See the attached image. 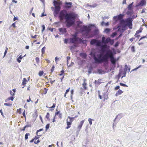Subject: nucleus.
I'll list each match as a JSON object with an SVG mask.
<instances>
[{
  "instance_id": "nucleus-4",
  "label": "nucleus",
  "mask_w": 147,
  "mask_h": 147,
  "mask_svg": "<svg viewBox=\"0 0 147 147\" xmlns=\"http://www.w3.org/2000/svg\"><path fill=\"white\" fill-rule=\"evenodd\" d=\"M97 92L99 98L100 99H102V98H103V101H105V100H106L108 98V95L105 92H104V93H102V96L100 95V91L98 90L97 91Z\"/></svg>"
},
{
  "instance_id": "nucleus-22",
  "label": "nucleus",
  "mask_w": 147,
  "mask_h": 147,
  "mask_svg": "<svg viewBox=\"0 0 147 147\" xmlns=\"http://www.w3.org/2000/svg\"><path fill=\"white\" fill-rule=\"evenodd\" d=\"M123 92L121 90L119 89L116 93L115 95L116 96H118L120 95Z\"/></svg>"
},
{
  "instance_id": "nucleus-35",
  "label": "nucleus",
  "mask_w": 147,
  "mask_h": 147,
  "mask_svg": "<svg viewBox=\"0 0 147 147\" xmlns=\"http://www.w3.org/2000/svg\"><path fill=\"white\" fill-rule=\"evenodd\" d=\"M35 60L36 63L37 64H38L39 63L40 61L39 58L38 57H36L35 58Z\"/></svg>"
},
{
  "instance_id": "nucleus-2",
  "label": "nucleus",
  "mask_w": 147,
  "mask_h": 147,
  "mask_svg": "<svg viewBox=\"0 0 147 147\" xmlns=\"http://www.w3.org/2000/svg\"><path fill=\"white\" fill-rule=\"evenodd\" d=\"M101 54L98 55V58H97L95 55H94L93 59L95 63H100L104 62H107L108 61V58H110L111 63L113 65H115L116 62V59L114 58L113 53L110 50L107 51L104 56L101 59Z\"/></svg>"
},
{
  "instance_id": "nucleus-15",
  "label": "nucleus",
  "mask_w": 147,
  "mask_h": 147,
  "mask_svg": "<svg viewBox=\"0 0 147 147\" xmlns=\"http://www.w3.org/2000/svg\"><path fill=\"white\" fill-rule=\"evenodd\" d=\"M134 3V2H132L131 3L129 4L127 6V8L128 10H133V5Z\"/></svg>"
},
{
  "instance_id": "nucleus-7",
  "label": "nucleus",
  "mask_w": 147,
  "mask_h": 147,
  "mask_svg": "<svg viewBox=\"0 0 147 147\" xmlns=\"http://www.w3.org/2000/svg\"><path fill=\"white\" fill-rule=\"evenodd\" d=\"M81 29L82 31H86L87 34H88L91 30L90 27L84 25L83 26Z\"/></svg>"
},
{
  "instance_id": "nucleus-52",
  "label": "nucleus",
  "mask_w": 147,
  "mask_h": 147,
  "mask_svg": "<svg viewBox=\"0 0 147 147\" xmlns=\"http://www.w3.org/2000/svg\"><path fill=\"white\" fill-rule=\"evenodd\" d=\"M30 101H31L32 102H33L31 100L30 97V96L29 97V99H27V102H30Z\"/></svg>"
},
{
  "instance_id": "nucleus-40",
  "label": "nucleus",
  "mask_w": 147,
  "mask_h": 147,
  "mask_svg": "<svg viewBox=\"0 0 147 147\" xmlns=\"http://www.w3.org/2000/svg\"><path fill=\"white\" fill-rule=\"evenodd\" d=\"M54 68H55V66L54 65H53L52 66V68L51 70V73L53 72L54 71Z\"/></svg>"
},
{
  "instance_id": "nucleus-36",
  "label": "nucleus",
  "mask_w": 147,
  "mask_h": 147,
  "mask_svg": "<svg viewBox=\"0 0 147 147\" xmlns=\"http://www.w3.org/2000/svg\"><path fill=\"white\" fill-rule=\"evenodd\" d=\"M8 50V48L7 47H6V49H5V52H4V55L3 57H4L5 56V55H6V53H7Z\"/></svg>"
},
{
  "instance_id": "nucleus-38",
  "label": "nucleus",
  "mask_w": 147,
  "mask_h": 147,
  "mask_svg": "<svg viewBox=\"0 0 147 147\" xmlns=\"http://www.w3.org/2000/svg\"><path fill=\"white\" fill-rule=\"evenodd\" d=\"M76 47V46L74 45L73 46H71L69 47V48L71 50H72V49H74L75 47Z\"/></svg>"
},
{
  "instance_id": "nucleus-42",
  "label": "nucleus",
  "mask_w": 147,
  "mask_h": 147,
  "mask_svg": "<svg viewBox=\"0 0 147 147\" xmlns=\"http://www.w3.org/2000/svg\"><path fill=\"white\" fill-rule=\"evenodd\" d=\"M13 98H14L13 96H11V97L8 98L7 99V100H11L12 101H13Z\"/></svg>"
},
{
  "instance_id": "nucleus-44",
  "label": "nucleus",
  "mask_w": 147,
  "mask_h": 147,
  "mask_svg": "<svg viewBox=\"0 0 147 147\" xmlns=\"http://www.w3.org/2000/svg\"><path fill=\"white\" fill-rule=\"evenodd\" d=\"M131 51L133 52H135V47L134 46H133L131 48Z\"/></svg>"
},
{
  "instance_id": "nucleus-49",
  "label": "nucleus",
  "mask_w": 147,
  "mask_h": 147,
  "mask_svg": "<svg viewBox=\"0 0 147 147\" xmlns=\"http://www.w3.org/2000/svg\"><path fill=\"white\" fill-rule=\"evenodd\" d=\"M109 42H110V44L111 45H113L114 42L113 40H111H111Z\"/></svg>"
},
{
  "instance_id": "nucleus-30",
  "label": "nucleus",
  "mask_w": 147,
  "mask_h": 147,
  "mask_svg": "<svg viewBox=\"0 0 147 147\" xmlns=\"http://www.w3.org/2000/svg\"><path fill=\"white\" fill-rule=\"evenodd\" d=\"M110 29L107 28L105 30L104 32L106 33H107L110 31Z\"/></svg>"
},
{
  "instance_id": "nucleus-34",
  "label": "nucleus",
  "mask_w": 147,
  "mask_h": 147,
  "mask_svg": "<svg viewBox=\"0 0 147 147\" xmlns=\"http://www.w3.org/2000/svg\"><path fill=\"white\" fill-rule=\"evenodd\" d=\"M30 135V134L29 133H27L25 134V140H26L27 139H28V136H29Z\"/></svg>"
},
{
  "instance_id": "nucleus-3",
  "label": "nucleus",
  "mask_w": 147,
  "mask_h": 147,
  "mask_svg": "<svg viewBox=\"0 0 147 147\" xmlns=\"http://www.w3.org/2000/svg\"><path fill=\"white\" fill-rule=\"evenodd\" d=\"M71 36L73 37L69 39L70 40V43H75L76 42H77L80 43L86 44V40H82L81 38L77 37V35L76 34H72Z\"/></svg>"
},
{
  "instance_id": "nucleus-48",
  "label": "nucleus",
  "mask_w": 147,
  "mask_h": 147,
  "mask_svg": "<svg viewBox=\"0 0 147 147\" xmlns=\"http://www.w3.org/2000/svg\"><path fill=\"white\" fill-rule=\"evenodd\" d=\"M145 38H147V35H146V36H143L142 37H141L139 39V40L140 41V40H142V39Z\"/></svg>"
},
{
  "instance_id": "nucleus-16",
  "label": "nucleus",
  "mask_w": 147,
  "mask_h": 147,
  "mask_svg": "<svg viewBox=\"0 0 147 147\" xmlns=\"http://www.w3.org/2000/svg\"><path fill=\"white\" fill-rule=\"evenodd\" d=\"M57 115H58L59 118L61 119L62 118V114L60 113L59 111H58L55 112V116H56Z\"/></svg>"
},
{
  "instance_id": "nucleus-61",
  "label": "nucleus",
  "mask_w": 147,
  "mask_h": 147,
  "mask_svg": "<svg viewBox=\"0 0 147 147\" xmlns=\"http://www.w3.org/2000/svg\"><path fill=\"white\" fill-rule=\"evenodd\" d=\"M141 65H139V66L138 67H136V68H135V69H134L132 70V71H134V70H136V69H138V68H139L140 67H141Z\"/></svg>"
},
{
  "instance_id": "nucleus-60",
  "label": "nucleus",
  "mask_w": 147,
  "mask_h": 147,
  "mask_svg": "<svg viewBox=\"0 0 147 147\" xmlns=\"http://www.w3.org/2000/svg\"><path fill=\"white\" fill-rule=\"evenodd\" d=\"M42 32H43L45 29V27L44 25H43L42 26Z\"/></svg>"
},
{
  "instance_id": "nucleus-27",
  "label": "nucleus",
  "mask_w": 147,
  "mask_h": 147,
  "mask_svg": "<svg viewBox=\"0 0 147 147\" xmlns=\"http://www.w3.org/2000/svg\"><path fill=\"white\" fill-rule=\"evenodd\" d=\"M49 117H50L49 113H47L46 115V117L47 119V120H50Z\"/></svg>"
},
{
  "instance_id": "nucleus-1",
  "label": "nucleus",
  "mask_w": 147,
  "mask_h": 147,
  "mask_svg": "<svg viewBox=\"0 0 147 147\" xmlns=\"http://www.w3.org/2000/svg\"><path fill=\"white\" fill-rule=\"evenodd\" d=\"M77 15L74 12H71L68 13L65 9L61 10L59 13V18L60 21L65 20L66 22V26L69 27L74 24L75 20Z\"/></svg>"
},
{
  "instance_id": "nucleus-58",
  "label": "nucleus",
  "mask_w": 147,
  "mask_h": 147,
  "mask_svg": "<svg viewBox=\"0 0 147 147\" xmlns=\"http://www.w3.org/2000/svg\"><path fill=\"white\" fill-rule=\"evenodd\" d=\"M55 105H56L55 104L53 103V105L52 107H49V108L51 109V108H54L55 107Z\"/></svg>"
},
{
  "instance_id": "nucleus-13",
  "label": "nucleus",
  "mask_w": 147,
  "mask_h": 147,
  "mask_svg": "<svg viewBox=\"0 0 147 147\" xmlns=\"http://www.w3.org/2000/svg\"><path fill=\"white\" fill-rule=\"evenodd\" d=\"M86 82V80L84 79L83 82L82 84V86L84 88V89L85 90L87 89V88L86 87L87 84Z\"/></svg>"
},
{
  "instance_id": "nucleus-23",
  "label": "nucleus",
  "mask_w": 147,
  "mask_h": 147,
  "mask_svg": "<svg viewBox=\"0 0 147 147\" xmlns=\"http://www.w3.org/2000/svg\"><path fill=\"white\" fill-rule=\"evenodd\" d=\"M142 28H140L135 33L136 35L139 34L140 33H141L142 31Z\"/></svg>"
},
{
  "instance_id": "nucleus-46",
  "label": "nucleus",
  "mask_w": 147,
  "mask_h": 147,
  "mask_svg": "<svg viewBox=\"0 0 147 147\" xmlns=\"http://www.w3.org/2000/svg\"><path fill=\"white\" fill-rule=\"evenodd\" d=\"M117 33L116 32H113L111 35V36L113 37H114L116 35H117Z\"/></svg>"
},
{
  "instance_id": "nucleus-32",
  "label": "nucleus",
  "mask_w": 147,
  "mask_h": 147,
  "mask_svg": "<svg viewBox=\"0 0 147 147\" xmlns=\"http://www.w3.org/2000/svg\"><path fill=\"white\" fill-rule=\"evenodd\" d=\"M43 73L44 72L43 71H40L39 72L38 75L39 76H41L43 75Z\"/></svg>"
},
{
  "instance_id": "nucleus-43",
  "label": "nucleus",
  "mask_w": 147,
  "mask_h": 147,
  "mask_svg": "<svg viewBox=\"0 0 147 147\" xmlns=\"http://www.w3.org/2000/svg\"><path fill=\"white\" fill-rule=\"evenodd\" d=\"M4 105L8 106H11L12 105L11 104H10L9 103H5L4 104Z\"/></svg>"
},
{
  "instance_id": "nucleus-8",
  "label": "nucleus",
  "mask_w": 147,
  "mask_h": 147,
  "mask_svg": "<svg viewBox=\"0 0 147 147\" xmlns=\"http://www.w3.org/2000/svg\"><path fill=\"white\" fill-rule=\"evenodd\" d=\"M61 9V7L59 6H55V9L53 13V14L54 16L57 17V15Z\"/></svg>"
},
{
  "instance_id": "nucleus-45",
  "label": "nucleus",
  "mask_w": 147,
  "mask_h": 147,
  "mask_svg": "<svg viewBox=\"0 0 147 147\" xmlns=\"http://www.w3.org/2000/svg\"><path fill=\"white\" fill-rule=\"evenodd\" d=\"M88 121L89 122V124L90 125H91L92 124V119L91 118H89L88 119Z\"/></svg>"
},
{
  "instance_id": "nucleus-25",
  "label": "nucleus",
  "mask_w": 147,
  "mask_h": 147,
  "mask_svg": "<svg viewBox=\"0 0 147 147\" xmlns=\"http://www.w3.org/2000/svg\"><path fill=\"white\" fill-rule=\"evenodd\" d=\"M111 40V38H107L105 40V44L108 43Z\"/></svg>"
},
{
  "instance_id": "nucleus-39",
  "label": "nucleus",
  "mask_w": 147,
  "mask_h": 147,
  "mask_svg": "<svg viewBox=\"0 0 147 147\" xmlns=\"http://www.w3.org/2000/svg\"><path fill=\"white\" fill-rule=\"evenodd\" d=\"M105 38L104 36H103L102 38V43L105 44Z\"/></svg>"
},
{
  "instance_id": "nucleus-56",
  "label": "nucleus",
  "mask_w": 147,
  "mask_h": 147,
  "mask_svg": "<svg viewBox=\"0 0 147 147\" xmlns=\"http://www.w3.org/2000/svg\"><path fill=\"white\" fill-rule=\"evenodd\" d=\"M23 115L25 119H26V116L25 115V111L24 110V111L23 113Z\"/></svg>"
},
{
  "instance_id": "nucleus-5",
  "label": "nucleus",
  "mask_w": 147,
  "mask_h": 147,
  "mask_svg": "<svg viewBox=\"0 0 147 147\" xmlns=\"http://www.w3.org/2000/svg\"><path fill=\"white\" fill-rule=\"evenodd\" d=\"M133 20L131 18H128L125 20V23L126 25L128 26L130 29H131L132 28V22Z\"/></svg>"
},
{
  "instance_id": "nucleus-10",
  "label": "nucleus",
  "mask_w": 147,
  "mask_h": 147,
  "mask_svg": "<svg viewBox=\"0 0 147 147\" xmlns=\"http://www.w3.org/2000/svg\"><path fill=\"white\" fill-rule=\"evenodd\" d=\"M72 2H67L65 3V7L66 8H71L72 6Z\"/></svg>"
},
{
  "instance_id": "nucleus-21",
  "label": "nucleus",
  "mask_w": 147,
  "mask_h": 147,
  "mask_svg": "<svg viewBox=\"0 0 147 147\" xmlns=\"http://www.w3.org/2000/svg\"><path fill=\"white\" fill-rule=\"evenodd\" d=\"M27 82V80L25 78H23L22 84L24 86L22 87V88H23L24 87V86L26 85V82Z\"/></svg>"
},
{
  "instance_id": "nucleus-55",
  "label": "nucleus",
  "mask_w": 147,
  "mask_h": 147,
  "mask_svg": "<svg viewBox=\"0 0 147 147\" xmlns=\"http://www.w3.org/2000/svg\"><path fill=\"white\" fill-rule=\"evenodd\" d=\"M49 124H48L46 126V127H45L46 129V130L48 129L49 128Z\"/></svg>"
},
{
  "instance_id": "nucleus-47",
  "label": "nucleus",
  "mask_w": 147,
  "mask_h": 147,
  "mask_svg": "<svg viewBox=\"0 0 147 147\" xmlns=\"http://www.w3.org/2000/svg\"><path fill=\"white\" fill-rule=\"evenodd\" d=\"M74 90L73 89H72L71 90V98H72V96H73V93H74Z\"/></svg>"
},
{
  "instance_id": "nucleus-53",
  "label": "nucleus",
  "mask_w": 147,
  "mask_h": 147,
  "mask_svg": "<svg viewBox=\"0 0 147 147\" xmlns=\"http://www.w3.org/2000/svg\"><path fill=\"white\" fill-rule=\"evenodd\" d=\"M134 36L136 38H137L138 39L140 37V35L138 34H137L136 35V34H135Z\"/></svg>"
},
{
  "instance_id": "nucleus-12",
  "label": "nucleus",
  "mask_w": 147,
  "mask_h": 147,
  "mask_svg": "<svg viewBox=\"0 0 147 147\" xmlns=\"http://www.w3.org/2000/svg\"><path fill=\"white\" fill-rule=\"evenodd\" d=\"M85 120H83L82 121H81L80 123V124L78 125L77 128L79 130H80V129H81L82 127V126L83 125V124Z\"/></svg>"
},
{
  "instance_id": "nucleus-62",
  "label": "nucleus",
  "mask_w": 147,
  "mask_h": 147,
  "mask_svg": "<svg viewBox=\"0 0 147 147\" xmlns=\"http://www.w3.org/2000/svg\"><path fill=\"white\" fill-rule=\"evenodd\" d=\"M120 88V86H116L115 88V90H116L119 89Z\"/></svg>"
},
{
  "instance_id": "nucleus-9",
  "label": "nucleus",
  "mask_w": 147,
  "mask_h": 147,
  "mask_svg": "<svg viewBox=\"0 0 147 147\" xmlns=\"http://www.w3.org/2000/svg\"><path fill=\"white\" fill-rule=\"evenodd\" d=\"M124 16V14H120L118 16H114L113 17V19L115 20L116 21H117V20H120L122 19Z\"/></svg>"
},
{
  "instance_id": "nucleus-20",
  "label": "nucleus",
  "mask_w": 147,
  "mask_h": 147,
  "mask_svg": "<svg viewBox=\"0 0 147 147\" xmlns=\"http://www.w3.org/2000/svg\"><path fill=\"white\" fill-rule=\"evenodd\" d=\"M80 56L82 58H86L87 57V55L85 53H81L80 54Z\"/></svg>"
},
{
  "instance_id": "nucleus-24",
  "label": "nucleus",
  "mask_w": 147,
  "mask_h": 147,
  "mask_svg": "<svg viewBox=\"0 0 147 147\" xmlns=\"http://www.w3.org/2000/svg\"><path fill=\"white\" fill-rule=\"evenodd\" d=\"M101 79H98V80L97 81L95 80L94 82V83L95 84H100V83H101Z\"/></svg>"
},
{
  "instance_id": "nucleus-63",
  "label": "nucleus",
  "mask_w": 147,
  "mask_h": 147,
  "mask_svg": "<svg viewBox=\"0 0 147 147\" xmlns=\"http://www.w3.org/2000/svg\"><path fill=\"white\" fill-rule=\"evenodd\" d=\"M135 39V38H133V37H132V38H130L129 39V40L131 42H132V41H133L134 40V39Z\"/></svg>"
},
{
  "instance_id": "nucleus-59",
  "label": "nucleus",
  "mask_w": 147,
  "mask_h": 147,
  "mask_svg": "<svg viewBox=\"0 0 147 147\" xmlns=\"http://www.w3.org/2000/svg\"><path fill=\"white\" fill-rule=\"evenodd\" d=\"M97 4H95L92 5H90V6L92 7H96L97 6Z\"/></svg>"
},
{
  "instance_id": "nucleus-64",
  "label": "nucleus",
  "mask_w": 147,
  "mask_h": 147,
  "mask_svg": "<svg viewBox=\"0 0 147 147\" xmlns=\"http://www.w3.org/2000/svg\"><path fill=\"white\" fill-rule=\"evenodd\" d=\"M40 142V140H37L36 142L35 141L34 142V143L35 144H37Z\"/></svg>"
},
{
  "instance_id": "nucleus-57",
  "label": "nucleus",
  "mask_w": 147,
  "mask_h": 147,
  "mask_svg": "<svg viewBox=\"0 0 147 147\" xmlns=\"http://www.w3.org/2000/svg\"><path fill=\"white\" fill-rule=\"evenodd\" d=\"M40 136H35L34 138V140H37V139H38L39 138Z\"/></svg>"
},
{
  "instance_id": "nucleus-31",
  "label": "nucleus",
  "mask_w": 147,
  "mask_h": 147,
  "mask_svg": "<svg viewBox=\"0 0 147 147\" xmlns=\"http://www.w3.org/2000/svg\"><path fill=\"white\" fill-rule=\"evenodd\" d=\"M45 47H43L41 49V52L42 54H43L45 52Z\"/></svg>"
},
{
  "instance_id": "nucleus-28",
  "label": "nucleus",
  "mask_w": 147,
  "mask_h": 147,
  "mask_svg": "<svg viewBox=\"0 0 147 147\" xmlns=\"http://www.w3.org/2000/svg\"><path fill=\"white\" fill-rule=\"evenodd\" d=\"M68 118L69 119V121H70L72 123L73 120L74 119L75 117H70L69 116H68Z\"/></svg>"
},
{
  "instance_id": "nucleus-33",
  "label": "nucleus",
  "mask_w": 147,
  "mask_h": 147,
  "mask_svg": "<svg viewBox=\"0 0 147 147\" xmlns=\"http://www.w3.org/2000/svg\"><path fill=\"white\" fill-rule=\"evenodd\" d=\"M70 88H69L68 89H67L65 92V94L64 95V96L65 97H66V94L68 93V92L69 91Z\"/></svg>"
},
{
  "instance_id": "nucleus-18",
  "label": "nucleus",
  "mask_w": 147,
  "mask_h": 147,
  "mask_svg": "<svg viewBox=\"0 0 147 147\" xmlns=\"http://www.w3.org/2000/svg\"><path fill=\"white\" fill-rule=\"evenodd\" d=\"M59 30L62 34H63L66 32V29L65 28H60L59 29Z\"/></svg>"
},
{
  "instance_id": "nucleus-26",
  "label": "nucleus",
  "mask_w": 147,
  "mask_h": 147,
  "mask_svg": "<svg viewBox=\"0 0 147 147\" xmlns=\"http://www.w3.org/2000/svg\"><path fill=\"white\" fill-rule=\"evenodd\" d=\"M43 130V129H40L39 130H38L36 132V135H37V136H40L41 135L40 134H39V135H38V133L39 132V131H42Z\"/></svg>"
},
{
  "instance_id": "nucleus-6",
  "label": "nucleus",
  "mask_w": 147,
  "mask_h": 147,
  "mask_svg": "<svg viewBox=\"0 0 147 147\" xmlns=\"http://www.w3.org/2000/svg\"><path fill=\"white\" fill-rule=\"evenodd\" d=\"M90 44L92 45L96 44V45L97 46L99 47L101 46V42L100 40H98L96 39H93L91 40Z\"/></svg>"
},
{
  "instance_id": "nucleus-41",
  "label": "nucleus",
  "mask_w": 147,
  "mask_h": 147,
  "mask_svg": "<svg viewBox=\"0 0 147 147\" xmlns=\"http://www.w3.org/2000/svg\"><path fill=\"white\" fill-rule=\"evenodd\" d=\"M120 23L121 24H124L125 23V20H124L123 19L121 20H120Z\"/></svg>"
},
{
  "instance_id": "nucleus-17",
  "label": "nucleus",
  "mask_w": 147,
  "mask_h": 147,
  "mask_svg": "<svg viewBox=\"0 0 147 147\" xmlns=\"http://www.w3.org/2000/svg\"><path fill=\"white\" fill-rule=\"evenodd\" d=\"M133 13V10H128V11L126 12V14L129 16H131Z\"/></svg>"
},
{
  "instance_id": "nucleus-14",
  "label": "nucleus",
  "mask_w": 147,
  "mask_h": 147,
  "mask_svg": "<svg viewBox=\"0 0 147 147\" xmlns=\"http://www.w3.org/2000/svg\"><path fill=\"white\" fill-rule=\"evenodd\" d=\"M72 123L70 121H68L67 119V126L66 127V129H68L69 128L71 125Z\"/></svg>"
},
{
  "instance_id": "nucleus-11",
  "label": "nucleus",
  "mask_w": 147,
  "mask_h": 147,
  "mask_svg": "<svg viewBox=\"0 0 147 147\" xmlns=\"http://www.w3.org/2000/svg\"><path fill=\"white\" fill-rule=\"evenodd\" d=\"M146 0H142L138 5H136V7L139 6H143V5H145L146 4Z\"/></svg>"
},
{
  "instance_id": "nucleus-19",
  "label": "nucleus",
  "mask_w": 147,
  "mask_h": 147,
  "mask_svg": "<svg viewBox=\"0 0 147 147\" xmlns=\"http://www.w3.org/2000/svg\"><path fill=\"white\" fill-rule=\"evenodd\" d=\"M53 3L55 5H58V6H60V5L62 4V2L61 1L58 2V1H54L53 2Z\"/></svg>"
},
{
  "instance_id": "nucleus-29",
  "label": "nucleus",
  "mask_w": 147,
  "mask_h": 147,
  "mask_svg": "<svg viewBox=\"0 0 147 147\" xmlns=\"http://www.w3.org/2000/svg\"><path fill=\"white\" fill-rule=\"evenodd\" d=\"M68 118L69 119V121H70L72 123L73 120L74 119L75 117H70L69 116H68Z\"/></svg>"
},
{
  "instance_id": "nucleus-37",
  "label": "nucleus",
  "mask_w": 147,
  "mask_h": 147,
  "mask_svg": "<svg viewBox=\"0 0 147 147\" xmlns=\"http://www.w3.org/2000/svg\"><path fill=\"white\" fill-rule=\"evenodd\" d=\"M119 84L121 86H123L126 87H128L127 86V85H126V84L122 83H120Z\"/></svg>"
},
{
  "instance_id": "nucleus-50",
  "label": "nucleus",
  "mask_w": 147,
  "mask_h": 147,
  "mask_svg": "<svg viewBox=\"0 0 147 147\" xmlns=\"http://www.w3.org/2000/svg\"><path fill=\"white\" fill-rule=\"evenodd\" d=\"M21 108H20L18 109H17V112H18V113L20 114L21 113Z\"/></svg>"
},
{
  "instance_id": "nucleus-54",
  "label": "nucleus",
  "mask_w": 147,
  "mask_h": 147,
  "mask_svg": "<svg viewBox=\"0 0 147 147\" xmlns=\"http://www.w3.org/2000/svg\"><path fill=\"white\" fill-rule=\"evenodd\" d=\"M16 22L13 23V24H12L11 25V26H13V28H15L16 27Z\"/></svg>"
},
{
  "instance_id": "nucleus-51",
  "label": "nucleus",
  "mask_w": 147,
  "mask_h": 147,
  "mask_svg": "<svg viewBox=\"0 0 147 147\" xmlns=\"http://www.w3.org/2000/svg\"><path fill=\"white\" fill-rule=\"evenodd\" d=\"M64 71L63 70H62L61 71V73L59 74L60 76H62L64 73Z\"/></svg>"
}]
</instances>
